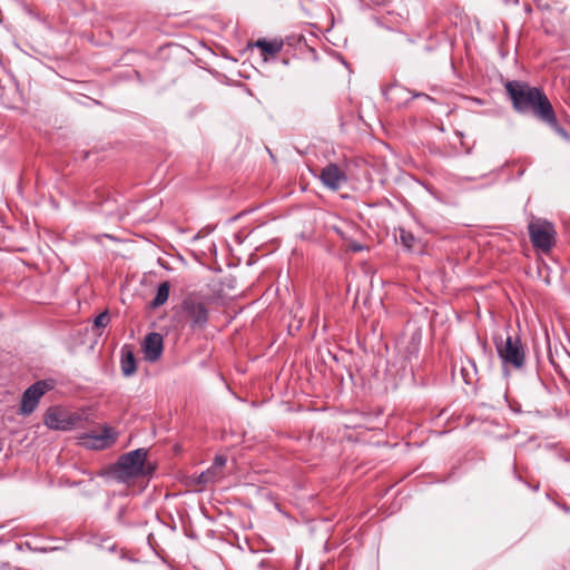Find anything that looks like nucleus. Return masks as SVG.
<instances>
[{
  "instance_id": "nucleus-1",
  "label": "nucleus",
  "mask_w": 570,
  "mask_h": 570,
  "mask_svg": "<svg viewBox=\"0 0 570 570\" xmlns=\"http://www.w3.org/2000/svg\"><path fill=\"white\" fill-rule=\"evenodd\" d=\"M504 88L517 112L532 115L559 136L569 138L567 130L559 125L553 106L541 88L521 80H510Z\"/></svg>"
},
{
  "instance_id": "nucleus-2",
  "label": "nucleus",
  "mask_w": 570,
  "mask_h": 570,
  "mask_svg": "<svg viewBox=\"0 0 570 570\" xmlns=\"http://www.w3.org/2000/svg\"><path fill=\"white\" fill-rule=\"evenodd\" d=\"M148 451L144 448L122 454L115 468L117 478L121 481L151 474L154 468L147 464Z\"/></svg>"
},
{
  "instance_id": "nucleus-3",
  "label": "nucleus",
  "mask_w": 570,
  "mask_h": 570,
  "mask_svg": "<svg viewBox=\"0 0 570 570\" xmlns=\"http://www.w3.org/2000/svg\"><path fill=\"white\" fill-rule=\"evenodd\" d=\"M498 355L504 368L512 367L521 370L525 364V351L519 336L508 335L505 340L502 336L493 337Z\"/></svg>"
},
{
  "instance_id": "nucleus-4",
  "label": "nucleus",
  "mask_w": 570,
  "mask_h": 570,
  "mask_svg": "<svg viewBox=\"0 0 570 570\" xmlns=\"http://www.w3.org/2000/svg\"><path fill=\"white\" fill-rule=\"evenodd\" d=\"M207 299L196 293L184 297L180 305V316L191 331L203 330L208 322Z\"/></svg>"
},
{
  "instance_id": "nucleus-5",
  "label": "nucleus",
  "mask_w": 570,
  "mask_h": 570,
  "mask_svg": "<svg viewBox=\"0 0 570 570\" xmlns=\"http://www.w3.org/2000/svg\"><path fill=\"white\" fill-rule=\"evenodd\" d=\"M529 236L533 247L549 252L554 244L556 229L546 219H534L529 224Z\"/></svg>"
},
{
  "instance_id": "nucleus-6",
  "label": "nucleus",
  "mask_w": 570,
  "mask_h": 570,
  "mask_svg": "<svg viewBox=\"0 0 570 570\" xmlns=\"http://www.w3.org/2000/svg\"><path fill=\"white\" fill-rule=\"evenodd\" d=\"M117 436L118 433L114 428L104 425L100 434L83 433L79 436V441L88 449L105 450L116 442Z\"/></svg>"
},
{
  "instance_id": "nucleus-7",
  "label": "nucleus",
  "mask_w": 570,
  "mask_h": 570,
  "mask_svg": "<svg viewBox=\"0 0 570 570\" xmlns=\"http://www.w3.org/2000/svg\"><path fill=\"white\" fill-rule=\"evenodd\" d=\"M50 387L51 386L47 381H37L36 383L30 385L23 392L22 397H21V405H20L21 414H23V415L31 414L36 410L41 396L48 390H50Z\"/></svg>"
},
{
  "instance_id": "nucleus-8",
  "label": "nucleus",
  "mask_w": 570,
  "mask_h": 570,
  "mask_svg": "<svg viewBox=\"0 0 570 570\" xmlns=\"http://www.w3.org/2000/svg\"><path fill=\"white\" fill-rule=\"evenodd\" d=\"M320 180L330 190L336 191L347 181L346 173L336 164H328L322 168Z\"/></svg>"
},
{
  "instance_id": "nucleus-9",
  "label": "nucleus",
  "mask_w": 570,
  "mask_h": 570,
  "mask_svg": "<svg viewBox=\"0 0 570 570\" xmlns=\"http://www.w3.org/2000/svg\"><path fill=\"white\" fill-rule=\"evenodd\" d=\"M142 350L145 360L149 362L158 361L164 351V338L161 334L156 332L149 333L144 340Z\"/></svg>"
},
{
  "instance_id": "nucleus-10",
  "label": "nucleus",
  "mask_w": 570,
  "mask_h": 570,
  "mask_svg": "<svg viewBox=\"0 0 570 570\" xmlns=\"http://www.w3.org/2000/svg\"><path fill=\"white\" fill-rule=\"evenodd\" d=\"M253 46L261 49L264 60H266L267 56L274 57L277 55L283 49L284 43L279 39H258Z\"/></svg>"
},
{
  "instance_id": "nucleus-11",
  "label": "nucleus",
  "mask_w": 570,
  "mask_h": 570,
  "mask_svg": "<svg viewBox=\"0 0 570 570\" xmlns=\"http://www.w3.org/2000/svg\"><path fill=\"white\" fill-rule=\"evenodd\" d=\"M65 412L57 409H50L45 416V424L52 430H63L65 425Z\"/></svg>"
},
{
  "instance_id": "nucleus-12",
  "label": "nucleus",
  "mask_w": 570,
  "mask_h": 570,
  "mask_svg": "<svg viewBox=\"0 0 570 570\" xmlns=\"http://www.w3.org/2000/svg\"><path fill=\"white\" fill-rule=\"evenodd\" d=\"M169 291H170V284L169 282H163L157 287L156 296L150 302L151 308H158L159 306L164 305L168 297H169Z\"/></svg>"
},
{
  "instance_id": "nucleus-13",
  "label": "nucleus",
  "mask_w": 570,
  "mask_h": 570,
  "mask_svg": "<svg viewBox=\"0 0 570 570\" xmlns=\"http://www.w3.org/2000/svg\"><path fill=\"white\" fill-rule=\"evenodd\" d=\"M121 371L125 376H130L136 372V361L130 351L121 352Z\"/></svg>"
},
{
  "instance_id": "nucleus-14",
  "label": "nucleus",
  "mask_w": 570,
  "mask_h": 570,
  "mask_svg": "<svg viewBox=\"0 0 570 570\" xmlns=\"http://www.w3.org/2000/svg\"><path fill=\"white\" fill-rule=\"evenodd\" d=\"M222 474L209 466L207 470L203 471L196 478V483L202 487H206L207 484L215 483L222 479Z\"/></svg>"
},
{
  "instance_id": "nucleus-15",
  "label": "nucleus",
  "mask_w": 570,
  "mask_h": 570,
  "mask_svg": "<svg viewBox=\"0 0 570 570\" xmlns=\"http://www.w3.org/2000/svg\"><path fill=\"white\" fill-rule=\"evenodd\" d=\"M63 421H65V425H63L62 431H71L79 425V423L81 421V416L78 413H70V414L65 413Z\"/></svg>"
},
{
  "instance_id": "nucleus-16",
  "label": "nucleus",
  "mask_w": 570,
  "mask_h": 570,
  "mask_svg": "<svg viewBox=\"0 0 570 570\" xmlns=\"http://www.w3.org/2000/svg\"><path fill=\"white\" fill-rule=\"evenodd\" d=\"M400 239H401V243L407 249H412L414 247L415 237L411 232H407L405 229H400Z\"/></svg>"
},
{
  "instance_id": "nucleus-17",
  "label": "nucleus",
  "mask_w": 570,
  "mask_h": 570,
  "mask_svg": "<svg viewBox=\"0 0 570 570\" xmlns=\"http://www.w3.org/2000/svg\"><path fill=\"white\" fill-rule=\"evenodd\" d=\"M110 322V318H109V315H108V312L105 311L102 313H100L96 318H95V327H106Z\"/></svg>"
},
{
  "instance_id": "nucleus-18",
  "label": "nucleus",
  "mask_w": 570,
  "mask_h": 570,
  "mask_svg": "<svg viewBox=\"0 0 570 570\" xmlns=\"http://www.w3.org/2000/svg\"><path fill=\"white\" fill-rule=\"evenodd\" d=\"M226 461L225 456L216 455L210 466L223 475V468L225 466Z\"/></svg>"
},
{
  "instance_id": "nucleus-19",
  "label": "nucleus",
  "mask_w": 570,
  "mask_h": 570,
  "mask_svg": "<svg viewBox=\"0 0 570 570\" xmlns=\"http://www.w3.org/2000/svg\"><path fill=\"white\" fill-rule=\"evenodd\" d=\"M422 96L421 94H416L414 97H420ZM426 98H430L429 96L424 95Z\"/></svg>"
}]
</instances>
